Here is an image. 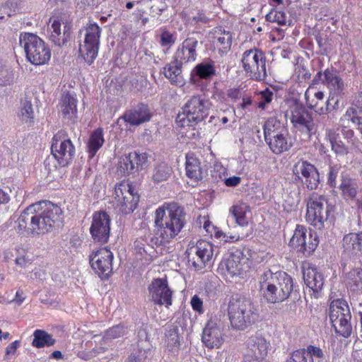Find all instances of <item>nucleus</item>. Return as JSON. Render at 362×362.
I'll return each instance as SVG.
<instances>
[{"label":"nucleus","instance_id":"obj_1","mask_svg":"<svg viewBox=\"0 0 362 362\" xmlns=\"http://www.w3.org/2000/svg\"><path fill=\"white\" fill-rule=\"evenodd\" d=\"M63 212L57 204L42 201L28 206L17 220V230L26 235H43L56 227L63 221Z\"/></svg>","mask_w":362,"mask_h":362},{"label":"nucleus","instance_id":"obj_2","mask_svg":"<svg viewBox=\"0 0 362 362\" xmlns=\"http://www.w3.org/2000/svg\"><path fill=\"white\" fill-rule=\"evenodd\" d=\"M185 215L184 208L175 202L168 204L166 209H156L155 225L161 242L169 243L180 233L186 223Z\"/></svg>","mask_w":362,"mask_h":362},{"label":"nucleus","instance_id":"obj_3","mask_svg":"<svg viewBox=\"0 0 362 362\" xmlns=\"http://www.w3.org/2000/svg\"><path fill=\"white\" fill-rule=\"evenodd\" d=\"M259 284L264 298L270 303L286 300L293 288L292 278L283 271H265L260 276Z\"/></svg>","mask_w":362,"mask_h":362},{"label":"nucleus","instance_id":"obj_4","mask_svg":"<svg viewBox=\"0 0 362 362\" xmlns=\"http://www.w3.org/2000/svg\"><path fill=\"white\" fill-rule=\"evenodd\" d=\"M228 315L233 329L245 330L255 322L257 309L250 299L243 296H233L228 305Z\"/></svg>","mask_w":362,"mask_h":362},{"label":"nucleus","instance_id":"obj_5","mask_svg":"<svg viewBox=\"0 0 362 362\" xmlns=\"http://www.w3.org/2000/svg\"><path fill=\"white\" fill-rule=\"evenodd\" d=\"M20 45L23 47L28 62L34 65L47 64L51 57V51L45 42L37 35L21 33Z\"/></svg>","mask_w":362,"mask_h":362},{"label":"nucleus","instance_id":"obj_6","mask_svg":"<svg viewBox=\"0 0 362 362\" xmlns=\"http://www.w3.org/2000/svg\"><path fill=\"white\" fill-rule=\"evenodd\" d=\"M332 205L323 196L313 195L307 204L306 220L315 229L322 230L329 227Z\"/></svg>","mask_w":362,"mask_h":362},{"label":"nucleus","instance_id":"obj_7","mask_svg":"<svg viewBox=\"0 0 362 362\" xmlns=\"http://www.w3.org/2000/svg\"><path fill=\"white\" fill-rule=\"evenodd\" d=\"M329 316L336 333L347 338L352 333L351 314L349 305L344 299H336L331 302Z\"/></svg>","mask_w":362,"mask_h":362},{"label":"nucleus","instance_id":"obj_8","mask_svg":"<svg viewBox=\"0 0 362 362\" xmlns=\"http://www.w3.org/2000/svg\"><path fill=\"white\" fill-rule=\"evenodd\" d=\"M211 103L202 95L191 97L182 107V114H179L180 121L187 119L191 125L202 122L209 114Z\"/></svg>","mask_w":362,"mask_h":362},{"label":"nucleus","instance_id":"obj_9","mask_svg":"<svg viewBox=\"0 0 362 362\" xmlns=\"http://www.w3.org/2000/svg\"><path fill=\"white\" fill-rule=\"evenodd\" d=\"M241 61L245 71L251 79L257 81L266 79V57L263 52L257 49L246 50Z\"/></svg>","mask_w":362,"mask_h":362},{"label":"nucleus","instance_id":"obj_10","mask_svg":"<svg viewBox=\"0 0 362 362\" xmlns=\"http://www.w3.org/2000/svg\"><path fill=\"white\" fill-rule=\"evenodd\" d=\"M51 153L61 167L68 166L73 161L76 149L65 130L61 129L54 135Z\"/></svg>","mask_w":362,"mask_h":362},{"label":"nucleus","instance_id":"obj_11","mask_svg":"<svg viewBox=\"0 0 362 362\" xmlns=\"http://www.w3.org/2000/svg\"><path fill=\"white\" fill-rule=\"evenodd\" d=\"M84 40L79 46V53L88 64L96 59L100 46L101 28L96 23H89L84 27Z\"/></svg>","mask_w":362,"mask_h":362},{"label":"nucleus","instance_id":"obj_12","mask_svg":"<svg viewBox=\"0 0 362 362\" xmlns=\"http://www.w3.org/2000/svg\"><path fill=\"white\" fill-rule=\"evenodd\" d=\"M139 195L130 185L120 182L115 187L114 206L115 210L123 214L132 213L138 206Z\"/></svg>","mask_w":362,"mask_h":362},{"label":"nucleus","instance_id":"obj_13","mask_svg":"<svg viewBox=\"0 0 362 362\" xmlns=\"http://www.w3.org/2000/svg\"><path fill=\"white\" fill-rule=\"evenodd\" d=\"M247 352L244 362H268L267 356L272 349L269 340L260 334L251 336L247 341Z\"/></svg>","mask_w":362,"mask_h":362},{"label":"nucleus","instance_id":"obj_14","mask_svg":"<svg viewBox=\"0 0 362 362\" xmlns=\"http://www.w3.org/2000/svg\"><path fill=\"white\" fill-rule=\"evenodd\" d=\"M307 229L305 226L297 225L293 235L289 241V246L304 255H310L316 249L319 240L317 235L309 232L307 235Z\"/></svg>","mask_w":362,"mask_h":362},{"label":"nucleus","instance_id":"obj_15","mask_svg":"<svg viewBox=\"0 0 362 362\" xmlns=\"http://www.w3.org/2000/svg\"><path fill=\"white\" fill-rule=\"evenodd\" d=\"M188 262L196 270L203 269L214 255V247L208 241L201 240L196 245L190 246L187 252Z\"/></svg>","mask_w":362,"mask_h":362},{"label":"nucleus","instance_id":"obj_16","mask_svg":"<svg viewBox=\"0 0 362 362\" xmlns=\"http://www.w3.org/2000/svg\"><path fill=\"white\" fill-rule=\"evenodd\" d=\"M112 252L107 247L93 251L89 256L90 264L102 279H107L112 273Z\"/></svg>","mask_w":362,"mask_h":362},{"label":"nucleus","instance_id":"obj_17","mask_svg":"<svg viewBox=\"0 0 362 362\" xmlns=\"http://www.w3.org/2000/svg\"><path fill=\"white\" fill-rule=\"evenodd\" d=\"M296 180L300 181L308 189H315L320 184V176L315 166L307 160H299L293 168Z\"/></svg>","mask_w":362,"mask_h":362},{"label":"nucleus","instance_id":"obj_18","mask_svg":"<svg viewBox=\"0 0 362 362\" xmlns=\"http://www.w3.org/2000/svg\"><path fill=\"white\" fill-rule=\"evenodd\" d=\"M90 233L95 243L104 244L108 242L110 233V218L106 212H96L93 214Z\"/></svg>","mask_w":362,"mask_h":362},{"label":"nucleus","instance_id":"obj_19","mask_svg":"<svg viewBox=\"0 0 362 362\" xmlns=\"http://www.w3.org/2000/svg\"><path fill=\"white\" fill-rule=\"evenodd\" d=\"M149 299L156 305L172 304V291L168 286L167 279H155L148 286Z\"/></svg>","mask_w":362,"mask_h":362},{"label":"nucleus","instance_id":"obj_20","mask_svg":"<svg viewBox=\"0 0 362 362\" xmlns=\"http://www.w3.org/2000/svg\"><path fill=\"white\" fill-rule=\"evenodd\" d=\"M291 120L296 128L305 133L309 137L315 134L317 131L312 112L303 105H296L293 108Z\"/></svg>","mask_w":362,"mask_h":362},{"label":"nucleus","instance_id":"obj_21","mask_svg":"<svg viewBox=\"0 0 362 362\" xmlns=\"http://www.w3.org/2000/svg\"><path fill=\"white\" fill-rule=\"evenodd\" d=\"M147 165V153L133 151L122 157L119 167L124 175H129L143 170Z\"/></svg>","mask_w":362,"mask_h":362},{"label":"nucleus","instance_id":"obj_22","mask_svg":"<svg viewBox=\"0 0 362 362\" xmlns=\"http://www.w3.org/2000/svg\"><path fill=\"white\" fill-rule=\"evenodd\" d=\"M342 255L352 259L362 257V231L346 234L341 243Z\"/></svg>","mask_w":362,"mask_h":362},{"label":"nucleus","instance_id":"obj_23","mask_svg":"<svg viewBox=\"0 0 362 362\" xmlns=\"http://www.w3.org/2000/svg\"><path fill=\"white\" fill-rule=\"evenodd\" d=\"M202 340L204 344L209 348H219L223 341L221 329L216 322H208L203 329Z\"/></svg>","mask_w":362,"mask_h":362},{"label":"nucleus","instance_id":"obj_24","mask_svg":"<svg viewBox=\"0 0 362 362\" xmlns=\"http://www.w3.org/2000/svg\"><path fill=\"white\" fill-rule=\"evenodd\" d=\"M151 114L147 105L140 103L134 107L127 110L122 118L126 122L132 126H138L151 119Z\"/></svg>","mask_w":362,"mask_h":362},{"label":"nucleus","instance_id":"obj_25","mask_svg":"<svg viewBox=\"0 0 362 362\" xmlns=\"http://www.w3.org/2000/svg\"><path fill=\"white\" fill-rule=\"evenodd\" d=\"M198 45V40L194 37L187 38L178 47L175 58L182 64L190 61H194L197 57L196 48Z\"/></svg>","mask_w":362,"mask_h":362},{"label":"nucleus","instance_id":"obj_26","mask_svg":"<svg viewBox=\"0 0 362 362\" xmlns=\"http://www.w3.org/2000/svg\"><path fill=\"white\" fill-rule=\"evenodd\" d=\"M246 259L243 257L240 252L231 253L224 259L222 265H224L227 273L231 276H240L245 272L247 267L245 266Z\"/></svg>","mask_w":362,"mask_h":362},{"label":"nucleus","instance_id":"obj_27","mask_svg":"<svg viewBox=\"0 0 362 362\" xmlns=\"http://www.w3.org/2000/svg\"><path fill=\"white\" fill-rule=\"evenodd\" d=\"M49 39L57 46L62 47L69 40V26L65 24L62 29V23L58 19L53 20L49 27Z\"/></svg>","mask_w":362,"mask_h":362},{"label":"nucleus","instance_id":"obj_28","mask_svg":"<svg viewBox=\"0 0 362 362\" xmlns=\"http://www.w3.org/2000/svg\"><path fill=\"white\" fill-rule=\"evenodd\" d=\"M303 277L306 286L314 293L320 291L324 285L323 275L318 272L316 267L308 266L303 269Z\"/></svg>","mask_w":362,"mask_h":362},{"label":"nucleus","instance_id":"obj_29","mask_svg":"<svg viewBox=\"0 0 362 362\" xmlns=\"http://www.w3.org/2000/svg\"><path fill=\"white\" fill-rule=\"evenodd\" d=\"M339 188L341 192L342 197L346 200H354L358 193L359 186L356 180L351 177L349 174L343 172L341 173Z\"/></svg>","mask_w":362,"mask_h":362},{"label":"nucleus","instance_id":"obj_30","mask_svg":"<svg viewBox=\"0 0 362 362\" xmlns=\"http://www.w3.org/2000/svg\"><path fill=\"white\" fill-rule=\"evenodd\" d=\"M325 139L331 146L332 151L337 157H344L349 153V148L340 139L339 134L334 129L327 128L325 130Z\"/></svg>","mask_w":362,"mask_h":362},{"label":"nucleus","instance_id":"obj_31","mask_svg":"<svg viewBox=\"0 0 362 362\" xmlns=\"http://www.w3.org/2000/svg\"><path fill=\"white\" fill-rule=\"evenodd\" d=\"M77 99L75 95L67 93L62 97L61 112L64 119L74 122L77 118Z\"/></svg>","mask_w":362,"mask_h":362},{"label":"nucleus","instance_id":"obj_32","mask_svg":"<svg viewBox=\"0 0 362 362\" xmlns=\"http://www.w3.org/2000/svg\"><path fill=\"white\" fill-rule=\"evenodd\" d=\"M324 77L325 80L323 81L330 90L332 95L338 96L344 93V82L334 69H326L324 71Z\"/></svg>","mask_w":362,"mask_h":362},{"label":"nucleus","instance_id":"obj_33","mask_svg":"<svg viewBox=\"0 0 362 362\" xmlns=\"http://www.w3.org/2000/svg\"><path fill=\"white\" fill-rule=\"evenodd\" d=\"M264 139L271 151L276 154L286 151L291 146V144L288 141L287 131L286 133L276 134Z\"/></svg>","mask_w":362,"mask_h":362},{"label":"nucleus","instance_id":"obj_34","mask_svg":"<svg viewBox=\"0 0 362 362\" xmlns=\"http://www.w3.org/2000/svg\"><path fill=\"white\" fill-rule=\"evenodd\" d=\"M185 170L186 175L192 182L197 183L202 180L203 176L201 163L193 153H187L186 155Z\"/></svg>","mask_w":362,"mask_h":362},{"label":"nucleus","instance_id":"obj_35","mask_svg":"<svg viewBox=\"0 0 362 362\" xmlns=\"http://www.w3.org/2000/svg\"><path fill=\"white\" fill-rule=\"evenodd\" d=\"M182 64L177 61L174 57V60L168 63L163 68V74L168 78L172 84L177 86L184 85V80L181 75Z\"/></svg>","mask_w":362,"mask_h":362},{"label":"nucleus","instance_id":"obj_36","mask_svg":"<svg viewBox=\"0 0 362 362\" xmlns=\"http://www.w3.org/2000/svg\"><path fill=\"white\" fill-rule=\"evenodd\" d=\"M165 337V344L168 349L173 353L177 352L180 347L181 340L179 327L175 324L167 325Z\"/></svg>","mask_w":362,"mask_h":362},{"label":"nucleus","instance_id":"obj_37","mask_svg":"<svg viewBox=\"0 0 362 362\" xmlns=\"http://www.w3.org/2000/svg\"><path fill=\"white\" fill-rule=\"evenodd\" d=\"M103 132L101 128L94 130L88 139L87 151L88 157L93 158L104 144Z\"/></svg>","mask_w":362,"mask_h":362},{"label":"nucleus","instance_id":"obj_38","mask_svg":"<svg viewBox=\"0 0 362 362\" xmlns=\"http://www.w3.org/2000/svg\"><path fill=\"white\" fill-rule=\"evenodd\" d=\"M345 283L351 291H362V268L355 267L345 277Z\"/></svg>","mask_w":362,"mask_h":362},{"label":"nucleus","instance_id":"obj_39","mask_svg":"<svg viewBox=\"0 0 362 362\" xmlns=\"http://www.w3.org/2000/svg\"><path fill=\"white\" fill-rule=\"evenodd\" d=\"M56 340L52 335L42 329H36L33 332L32 345L36 348L53 346Z\"/></svg>","mask_w":362,"mask_h":362},{"label":"nucleus","instance_id":"obj_40","mask_svg":"<svg viewBox=\"0 0 362 362\" xmlns=\"http://www.w3.org/2000/svg\"><path fill=\"white\" fill-rule=\"evenodd\" d=\"M21 121L28 126L34 123V111L31 102L27 99L21 100V107L18 112Z\"/></svg>","mask_w":362,"mask_h":362},{"label":"nucleus","instance_id":"obj_41","mask_svg":"<svg viewBox=\"0 0 362 362\" xmlns=\"http://www.w3.org/2000/svg\"><path fill=\"white\" fill-rule=\"evenodd\" d=\"M284 125L276 118H269L264 124V138L271 137L276 134L286 133Z\"/></svg>","mask_w":362,"mask_h":362},{"label":"nucleus","instance_id":"obj_42","mask_svg":"<svg viewBox=\"0 0 362 362\" xmlns=\"http://www.w3.org/2000/svg\"><path fill=\"white\" fill-rule=\"evenodd\" d=\"M249 210V206L243 202H239L234 204L230 209V213L232 214L233 218L235 219V222L241 226H244L247 225V220L246 218V212Z\"/></svg>","mask_w":362,"mask_h":362},{"label":"nucleus","instance_id":"obj_43","mask_svg":"<svg viewBox=\"0 0 362 362\" xmlns=\"http://www.w3.org/2000/svg\"><path fill=\"white\" fill-rule=\"evenodd\" d=\"M172 172L171 167L166 163H159L156 164L153 168L152 180L157 183L165 181L170 177Z\"/></svg>","mask_w":362,"mask_h":362},{"label":"nucleus","instance_id":"obj_44","mask_svg":"<svg viewBox=\"0 0 362 362\" xmlns=\"http://www.w3.org/2000/svg\"><path fill=\"white\" fill-rule=\"evenodd\" d=\"M146 341H139L136 347H134L128 357V362H143L150 351L149 349L144 348Z\"/></svg>","mask_w":362,"mask_h":362},{"label":"nucleus","instance_id":"obj_45","mask_svg":"<svg viewBox=\"0 0 362 362\" xmlns=\"http://www.w3.org/2000/svg\"><path fill=\"white\" fill-rule=\"evenodd\" d=\"M127 333V327L123 325H117L107 329L103 337L105 343H108L112 339L123 337Z\"/></svg>","mask_w":362,"mask_h":362},{"label":"nucleus","instance_id":"obj_46","mask_svg":"<svg viewBox=\"0 0 362 362\" xmlns=\"http://www.w3.org/2000/svg\"><path fill=\"white\" fill-rule=\"evenodd\" d=\"M221 36L216 37V45L218 47L220 53H226L230 50L232 44V33L230 31L223 30Z\"/></svg>","mask_w":362,"mask_h":362},{"label":"nucleus","instance_id":"obj_47","mask_svg":"<svg viewBox=\"0 0 362 362\" xmlns=\"http://www.w3.org/2000/svg\"><path fill=\"white\" fill-rule=\"evenodd\" d=\"M196 74L201 78H209L215 75L216 69L213 62H202L197 64L194 68Z\"/></svg>","mask_w":362,"mask_h":362},{"label":"nucleus","instance_id":"obj_48","mask_svg":"<svg viewBox=\"0 0 362 362\" xmlns=\"http://www.w3.org/2000/svg\"><path fill=\"white\" fill-rule=\"evenodd\" d=\"M266 20L269 22L276 23L279 25H290V20L284 11L272 9L266 15Z\"/></svg>","mask_w":362,"mask_h":362},{"label":"nucleus","instance_id":"obj_49","mask_svg":"<svg viewBox=\"0 0 362 362\" xmlns=\"http://www.w3.org/2000/svg\"><path fill=\"white\" fill-rule=\"evenodd\" d=\"M339 104V99L337 96L330 94L326 101L325 107H317L315 112L319 115H326L334 110H335Z\"/></svg>","mask_w":362,"mask_h":362},{"label":"nucleus","instance_id":"obj_50","mask_svg":"<svg viewBox=\"0 0 362 362\" xmlns=\"http://www.w3.org/2000/svg\"><path fill=\"white\" fill-rule=\"evenodd\" d=\"M341 167L338 165H329L327 175V185L331 187H336L337 178Z\"/></svg>","mask_w":362,"mask_h":362},{"label":"nucleus","instance_id":"obj_51","mask_svg":"<svg viewBox=\"0 0 362 362\" xmlns=\"http://www.w3.org/2000/svg\"><path fill=\"white\" fill-rule=\"evenodd\" d=\"M210 18L202 11H197L191 18V24L195 26H202L209 23Z\"/></svg>","mask_w":362,"mask_h":362},{"label":"nucleus","instance_id":"obj_52","mask_svg":"<svg viewBox=\"0 0 362 362\" xmlns=\"http://www.w3.org/2000/svg\"><path fill=\"white\" fill-rule=\"evenodd\" d=\"M13 81V74L6 69L0 68V86H6L11 85Z\"/></svg>","mask_w":362,"mask_h":362},{"label":"nucleus","instance_id":"obj_53","mask_svg":"<svg viewBox=\"0 0 362 362\" xmlns=\"http://www.w3.org/2000/svg\"><path fill=\"white\" fill-rule=\"evenodd\" d=\"M286 362H308L305 349H300L293 351Z\"/></svg>","mask_w":362,"mask_h":362},{"label":"nucleus","instance_id":"obj_54","mask_svg":"<svg viewBox=\"0 0 362 362\" xmlns=\"http://www.w3.org/2000/svg\"><path fill=\"white\" fill-rule=\"evenodd\" d=\"M305 351L306 356H309L311 359L313 357H316L320 359H322L324 357L323 351L320 347L310 345L307 347Z\"/></svg>","mask_w":362,"mask_h":362},{"label":"nucleus","instance_id":"obj_55","mask_svg":"<svg viewBox=\"0 0 362 362\" xmlns=\"http://www.w3.org/2000/svg\"><path fill=\"white\" fill-rule=\"evenodd\" d=\"M273 93L269 90V88L261 92V99L262 100L259 103L258 107L261 108H264V105L271 103L272 100Z\"/></svg>","mask_w":362,"mask_h":362},{"label":"nucleus","instance_id":"obj_56","mask_svg":"<svg viewBox=\"0 0 362 362\" xmlns=\"http://www.w3.org/2000/svg\"><path fill=\"white\" fill-rule=\"evenodd\" d=\"M160 45L162 46L172 45L175 43L173 35L168 30H163L160 35Z\"/></svg>","mask_w":362,"mask_h":362},{"label":"nucleus","instance_id":"obj_57","mask_svg":"<svg viewBox=\"0 0 362 362\" xmlns=\"http://www.w3.org/2000/svg\"><path fill=\"white\" fill-rule=\"evenodd\" d=\"M341 133L345 139L348 141V142H351L353 145H354V141H357V139L355 137V133L354 130L350 129H342Z\"/></svg>","mask_w":362,"mask_h":362},{"label":"nucleus","instance_id":"obj_58","mask_svg":"<svg viewBox=\"0 0 362 362\" xmlns=\"http://www.w3.org/2000/svg\"><path fill=\"white\" fill-rule=\"evenodd\" d=\"M312 90H313V88L309 87L305 92L304 96H305V100L307 106L310 109H311V110L315 109V110L317 107L318 103L317 102L313 103V101H311V102L310 101V95Z\"/></svg>","mask_w":362,"mask_h":362},{"label":"nucleus","instance_id":"obj_59","mask_svg":"<svg viewBox=\"0 0 362 362\" xmlns=\"http://www.w3.org/2000/svg\"><path fill=\"white\" fill-rule=\"evenodd\" d=\"M202 300L197 296H194L191 299V305L195 311L201 312L202 310Z\"/></svg>","mask_w":362,"mask_h":362},{"label":"nucleus","instance_id":"obj_60","mask_svg":"<svg viewBox=\"0 0 362 362\" xmlns=\"http://www.w3.org/2000/svg\"><path fill=\"white\" fill-rule=\"evenodd\" d=\"M167 5L161 3V5H153L151 8V12L153 16H160L161 13L167 9Z\"/></svg>","mask_w":362,"mask_h":362},{"label":"nucleus","instance_id":"obj_61","mask_svg":"<svg viewBox=\"0 0 362 362\" xmlns=\"http://www.w3.org/2000/svg\"><path fill=\"white\" fill-rule=\"evenodd\" d=\"M21 346V341L18 340H16L15 341L10 344L6 348V356H8L11 354H14L17 350V349Z\"/></svg>","mask_w":362,"mask_h":362},{"label":"nucleus","instance_id":"obj_62","mask_svg":"<svg viewBox=\"0 0 362 362\" xmlns=\"http://www.w3.org/2000/svg\"><path fill=\"white\" fill-rule=\"evenodd\" d=\"M240 177L238 176L229 177L224 180V183L227 187H236L240 182Z\"/></svg>","mask_w":362,"mask_h":362},{"label":"nucleus","instance_id":"obj_63","mask_svg":"<svg viewBox=\"0 0 362 362\" xmlns=\"http://www.w3.org/2000/svg\"><path fill=\"white\" fill-rule=\"evenodd\" d=\"M10 201L9 194L2 189H0V209Z\"/></svg>","mask_w":362,"mask_h":362},{"label":"nucleus","instance_id":"obj_64","mask_svg":"<svg viewBox=\"0 0 362 362\" xmlns=\"http://www.w3.org/2000/svg\"><path fill=\"white\" fill-rule=\"evenodd\" d=\"M22 5V0H8L6 3V6L13 9V11H16Z\"/></svg>","mask_w":362,"mask_h":362}]
</instances>
